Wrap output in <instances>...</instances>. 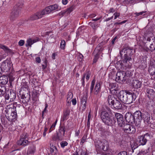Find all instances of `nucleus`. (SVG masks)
<instances>
[{
  "mask_svg": "<svg viewBox=\"0 0 155 155\" xmlns=\"http://www.w3.org/2000/svg\"><path fill=\"white\" fill-rule=\"evenodd\" d=\"M101 118L103 121L106 125L109 126H113L116 122L115 118L111 116L112 112L110 108L106 107L103 109L101 111Z\"/></svg>",
  "mask_w": 155,
  "mask_h": 155,
  "instance_id": "nucleus-1",
  "label": "nucleus"
},
{
  "mask_svg": "<svg viewBox=\"0 0 155 155\" xmlns=\"http://www.w3.org/2000/svg\"><path fill=\"white\" fill-rule=\"evenodd\" d=\"M118 96L120 101L124 103L127 104L133 103L136 98L134 93L127 90L120 91Z\"/></svg>",
  "mask_w": 155,
  "mask_h": 155,
  "instance_id": "nucleus-2",
  "label": "nucleus"
},
{
  "mask_svg": "<svg viewBox=\"0 0 155 155\" xmlns=\"http://www.w3.org/2000/svg\"><path fill=\"white\" fill-rule=\"evenodd\" d=\"M13 107L8 106L5 110L6 113V116L9 121H13L14 120L17 118L16 108L13 105Z\"/></svg>",
  "mask_w": 155,
  "mask_h": 155,
  "instance_id": "nucleus-3",
  "label": "nucleus"
},
{
  "mask_svg": "<svg viewBox=\"0 0 155 155\" xmlns=\"http://www.w3.org/2000/svg\"><path fill=\"white\" fill-rule=\"evenodd\" d=\"M23 4L18 3L15 6L13 9H12L10 14V19L11 20L13 21L17 18L20 14L21 8H22Z\"/></svg>",
  "mask_w": 155,
  "mask_h": 155,
  "instance_id": "nucleus-4",
  "label": "nucleus"
},
{
  "mask_svg": "<svg viewBox=\"0 0 155 155\" xmlns=\"http://www.w3.org/2000/svg\"><path fill=\"white\" fill-rule=\"evenodd\" d=\"M125 51V53H126V54L123 57V63L125 66L130 68L131 67V64H129L128 63H130L129 61L131 60L130 56L132 54V50L130 49L127 48Z\"/></svg>",
  "mask_w": 155,
  "mask_h": 155,
  "instance_id": "nucleus-5",
  "label": "nucleus"
},
{
  "mask_svg": "<svg viewBox=\"0 0 155 155\" xmlns=\"http://www.w3.org/2000/svg\"><path fill=\"white\" fill-rule=\"evenodd\" d=\"M95 146L97 150H103L107 151L108 148V143L105 140H104L102 141L98 140L95 142Z\"/></svg>",
  "mask_w": 155,
  "mask_h": 155,
  "instance_id": "nucleus-6",
  "label": "nucleus"
},
{
  "mask_svg": "<svg viewBox=\"0 0 155 155\" xmlns=\"http://www.w3.org/2000/svg\"><path fill=\"white\" fill-rule=\"evenodd\" d=\"M95 83V80L93 79L91 84L90 87V93L91 94L93 92L94 95H97L100 92L101 90V86L100 83L99 82L97 83L94 89V86Z\"/></svg>",
  "mask_w": 155,
  "mask_h": 155,
  "instance_id": "nucleus-7",
  "label": "nucleus"
},
{
  "mask_svg": "<svg viewBox=\"0 0 155 155\" xmlns=\"http://www.w3.org/2000/svg\"><path fill=\"white\" fill-rule=\"evenodd\" d=\"M127 74L125 72L120 71L117 72L115 80L120 83L124 82L127 79Z\"/></svg>",
  "mask_w": 155,
  "mask_h": 155,
  "instance_id": "nucleus-8",
  "label": "nucleus"
},
{
  "mask_svg": "<svg viewBox=\"0 0 155 155\" xmlns=\"http://www.w3.org/2000/svg\"><path fill=\"white\" fill-rule=\"evenodd\" d=\"M12 64L9 60H6L2 64L1 68L3 70L4 72H8L11 68Z\"/></svg>",
  "mask_w": 155,
  "mask_h": 155,
  "instance_id": "nucleus-9",
  "label": "nucleus"
},
{
  "mask_svg": "<svg viewBox=\"0 0 155 155\" xmlns=\"http://www.w3.org/2000/svg\"><path fill=\"white\" fill-rule=\"evenodd\" d=\"M122 129L125 133L128 134L134 133L136 131L135 128L133 126L127 123Z\"/></svg>",
  "mask_w": 155,
  "mask_h": 155,
  "instance_id": "nucleus-10",
  "label": "nucleus"
},
{
  "mask_svg": "<svg viewBox=\"0 0 155 155\" xmlns=\"http://www.w3.org/2000/svg\"><path fill=\"white\" fill-rule=\"evenodd\" d=\"M16 97V94L15 92L12 91H8L6 92L5 96V99L8 100L10 99V102L13 101Z\"/></svg>",
  "mask_w": 155,
  "mask_h": 155,
  "instance_id": "nucleus-11",
  "label": "nucleus"
},
{
  "mask_svg": "<svg viewBox=\"0 0 155 155\" xmlns=\"http://www.w3.org/2000/svg\"><path fill=\"white\" fill-rule=\"evenodd\" d=\"M28 136L27 134H23L21 136V138L19 140L18 142V145H22L23 146H25L29 143V142L27 139Z\"/></svg>",
  "mask_w": 155,
  "mask_h": 155,
  "instance_id": "nucleus-12",
  "label": "nucleus"
},
{
  "mask_svg": "<svg viewBox=\"0 0 155 155\" xmlns=\"http://www.w3.org/2000/svg\"><path fill=\"white\" fill-rule=\"evenodd\" d=\"M58 8V5L57 4H54L46 7L43 11L44 12L45 14V15L49 14L51 12L57 9Z\"/></svg>",
  "mask_w": 155,
  "mask_h": 155,
  "instance_id": "nucleus-13",
  "label": "nucleus"
},
{
  "mask_svg": "<svg viewBox=\"0 0 155 155\" xmlns=\"http://www.w3.org/2000/svg\"><path fill=\"white\" fill-rule=\"evenodd\" d=\"M142 119L145 124L149 125L151 124L150 115L148 112H146L143 114Z\"/></svg>",
  "mask_w": 155,
  "mask_h": 155,
  "instance_id": "nucleus-14",
  "label": "nucleus"
},
{
  "mask_svg": "<svg viewBox=\"0 0 155 155\" xmlns=\"http://www.w3.org/2000/svg\"><path fill=\"white\" fill-rule=\"evenodd\" d=\"M146 94L149 99H152L155 97V91L153 88H148L146 91Z\"/></svg>",
  "mask_w": 155,
  "mask_h": 155,
  "instance_id": "nucleus-15",
  "label": "nucleus"
},
{
  "mask_svg": "<svg viewBox=\"0 0 155 155\" xmlns=\"http://www.w3.org/2000/svg\"><path fill=\"white\" fill-rule=\"evenodd\" d=\"M44 12L43 10L39 12L36 13L35 14L32 15L30 17L31 20H34L41 18L43 15H45Z\"/></svg>",
  "mask_w": 155,
  "mask_h": 155,
  "instance_id": "nucleus-16",
  "label": "nucleus"
},
{
  "mask_svg": "<svg viewBox=\"0 0 155 155\" xmlns=\"http://www.w3.org/2000/svg\"><path fill=\"white\" fill-rule=\"evenodd\" d=\"M125 117L127 122L133 123L134 121V117L133 115L130 112H127L126 113Z\"/></svg>",
  "mask_w": 155,
  "mask_h": 155,
  "instance_id": "nucleus-17",
  "label": "nucleus"
},
{
  "mask_svg": "<svg viewBox=\"0 0 155 155\" xmlns=\"http://www.w3.org/2000/svg\"><path fill=\"white\" fill-rule=\"evenodd\" d=\"M118 99L115 98L111 95H109L108 97L107 101L109 105L114 106V104L116 102V101H118Z\"/></svg>",
  "mask_w": 155,
  "mask_h": 155,
  "instance_id": "nucleus-18",
  "label": "nucleus"
},
{
  "mask_svg": "<svg viewBox=\"0 0 155 155\" xmlns=\"http://www.w3.org/2000/svg\"><path fill=\"white\" fill-rule=\"evenodd\" d=\"M132 85L134 88L138 89L141 87L142 82L138 80H134L133 81Z\"/></svg>",
  "mask_w": 155,
  "mask_h": 155,
  "instance_id": "nucleus-19",
  "label": "nucleus"
},
{
  "mask_svg": "<svg viewBox=\"0 0 155 155\" xmlns=\"http://www.w3.org/2000/svg\"><path fill=\"white\" fill-rule=\"evenodd\" d=\"M90 74V73L88 71H87L86 73L83 74L82 78L81 80V81L82 83V85H84V79L85 77H86V80L87 81L89 79Z\"/></svg>",
  "mask_w": 155,
  "mask_h": 155,
  "instance_id": "nucleus-20",
  "label": "nucleus"
},
{
  "mask_svg": "<svg viewBox=\"0 0 155 155\" xmlns=\"http://www.w3.org/2000/svg\"><path fill=\"white\" fill-rule=\"evenodd\" d=\"M134 119L142 120L143 118V114L140 111L137 110L134 113Z\"/></svg>",
  "mask_w": 155,
  "mask_h": 155,
  "instance_id": "nucleus-21",
  "label": "nucleus"
},
{
  "mask_svg": "<svg viewBox=\"0 0 155 155\" xmlns=\"http://www.w3.org/2000/svg\"><path fill=\"white\" fill-rule=\"evenodd\" d=\"M87 97L86 96L84 95L81 99V104L83 105L82 110H84L86 109Z\"/></svg>",
  "mask_w": 155,
  "mask_h": 155,
  "instance_id": "nucleus-22",
  "label": "nucleus"
},
{
  "mask_svg": "<svg viewBox=\"0 0 155 155\" xmlns=\"http://www.w3.org/2000/svg\"><path fill=\"white\" fill-rule=\"evenodd\" d=\"M58 130V132L57 133V134L59 136L61 137L64 135L65 130V127L64 126H62L60 127Z\"/></svg>",
  "mask_w": 155,
  "mask_h": 155,
  "instance_id": "nucleus-23",
  "label": "nucleus"
},
{
  "mask_svg": "<svg viewBox=\"0 0 155 155\" xmlns=\"http://www.w3.org/2000/svg\"><path fill=\"white\" fill-rule=\"evenodd\" d=\"M50 151L51 153L53 155H57L58 150L57 147L53 145H50Z\"/></svg>",
  "mask_w": 155,
  "mask_h": 155,
  "instance_id": "nucleus-24",
  "label": "nucleus"
},
{
  "mask_svg": "<svg viewBox=\"0 0 155 155\" xmlns=\"http://www.w3.org/2000/svg\"><path fill=\"white\" fill-rule=\"evenodd\" d=\"M8 82V78L5 75L0 76V83L2 84H5Z\"/></svg>",
  "mask_w": 155,
  "mask_h": 155,
  "instance_id": "nucleus-25",
  "label": "nucleus"
},
{
  "mask_svg": "<svg viewBox=\"0 0 155 155\" xmlns=\"http://www.w3.org/2000/svg\"><path fill=\"white\" fill-rule=\"evenodd\" d=\"M138 141L141 145H143L146 144L147 140L143 136H141L139 137Z\"/></svg>",
  "mask_w": 155,
  "mask_h": 155,
  "instance_id": "nucleus-26",
  "label": "nucleus"
},
{
  "mask_svg": "<svg viewBox=\"0 0 155 155\" xmlns=\"http://www.w3.org/2000/svg\"><path fill=\"white\" fill-rule=\"evenodd\" d=\"M117 85L116 83H111L109 85V88L110 91H117Z\"/></svg>",
  "mask_w": 155,
  "mask_h": 155,
  "instance_id": "nucleus-27",
  "label": "nucleus"
},
{
  "mask_svg": "<svg viewBox=\"0 0 155 155\" xmlns=\"http://www.w3.org/2000/svg\"><path fill=\"white\" fill-rule=\"evenodd\" d=\"M70 114V110L69 109L66 110L64 113L62 120V121L67 120L68 118V116Z\"/></svg>",
  "mask_w": 155,
  "mask_h": 155,
  "instance_id": "nucleus-28",
  "label": "nucleus"
},
{
  "mask_svg": "<svg viewBox=\"0 0 155 155\" xmlns=\"http://www.w3.org/2000/svg\"><path fill=\"white\" fill-rule=\"evenodd\" d=\"M73 94L71 92H68L67 96V101L68 103L70 104L71 102V99L73 98Z\"/></svg>",
  "mask_w": 155,
  "mask_h": 155,
  "instance_id": "nucleus-29",
  "label": "nucleus"
},
{
  "mask_svg": "<svg viewBox=\"0 0 155 155\" xmlns=\"http://www.w3.org/2000/svg\"><path fill=\"white\" fill-rule=\"evenodd\" d=\"M36 41L35 40L32 39H28L26 41V43L25 44L26 46H31V45L34 43L36 42Z\"/></svg>",
  "mask_w": 155,
  "mask_h": 155,
  "instance_id": "nucleus-30",
  "label": "nucleus"
},
{
  "mask_svg": "<svg viewBox=\"0 0 155 155\" xmlns=\"http://www.w3.org/2000/svg\"><path fill=\"white\" fill-rule=\"evenodd\" d=\"M115 117L117 120V122L123 120L124 119L123 116L120 114L119 113H116L115 114Z\"/></svg>",
  "mask_w": 155,
  "mask_h": 155,
  "instance_id": "nucleus-31",
  "label": "nucleus"
},
{
  "mask_svg": "<svg viewBox=\"0 0 155 155\" xmlns=\"http://www.w3.org/2000/svg\"><path fill=\"white\" fill-rule=\"evenodd\" d=\"M120 99L119 98L118 99V101H116V103H115V104L114 105V107L117 109H121L122 107V104L120 101L119 100Z\"/></svg>",
  "mask_w": 155,
  "mask_h": 155,
  "instance_id": "nucleus-32",
  "label": "nucleus"
},
{
  "mask_svg": "<svg viewBox=\"0 0 155 155\" xmlns=\"http://www.w3.org/2000/svg\"><path fill=\"white\" fill-rule=\"evenodd\" d=\"M20 101L24 104H26L28 101V99L26 97L24 94H22Z\"/></svg>",
  "mask_w": 155,
  "mask_h": 155,
  "instance_id": "nucleus-33",
  "label": "nucleus"
},
{
  "mask_svg": "<svg viewBox=\"0 0 155 155\" xmlns=\"http://www.w3.org/2000/svg\"><path fill=\"white\" fill-rule=\"evenodd\" d=\"M35 150V148L34 146H32L29 147L27 151L28 154H32L34 153Z\"/></svg>",
  "mask_w": 155,
  "mask_h": 155,
  "instance_id": "nucleus-34",
  "label": "nucleus"
},
{
  "mask_svg": "<svg viewBox=\"0 0 155 155\" xmlns=\"http://www.w3.org/2000/svg\"><path fill=\"white\" fill-rule=\"evenodd\" d=\"M141 120L139 119H134V121L133 123H134L135 125L139 127L140 126Z\"/></svg>",
  "mask_w": 155,
  "mask_h": 155,
  "instance_id": "nucleus-35",
  "label": "nucleus"
},
{
  "mask_svg": "<svg viewBox=\"0 0 155 155\" xmlns=\"http://www.w3.org/2000/svg\"><path fill=\"white\" fill-rule=\"evenodd\" d=\"M6 90V88L5 86H0V96H2Z\"/></svg>",
  "mask_w": 155,
  "mask_h": 155,
  "instance_id": "nucleus-36",
  "label": "nucleus"
},
{
  "mask_svg": "<svg viewBox=\"0 0 155 155\" xmlns=\"http://www.w3.org/2000/svg\"><path fill=\"white\" fill-rule=\"evenodd\" d=\"M149 71L152 75L154 74H155V67L153 66H151L150 68Z\"/></svg>",
  "mask_w": 155,
  "mask_h": 155,
  "instance_id": "nucleus-37",
  "label": "nucleus"
},
{
  "mask_svg": "<svg viewBox=\"0 0 155 155\" xmlns=\"http://www.w3.org/2000/svg\"><path fill=\"white\" fill-rule=\"evenodd\" d=\"M28 88V86L26 83H24L21 84V90H23L26 91Z\"/></svg>",
  "mask_w": 155,
  "mask_h": 155,
  "instance_id": "nucleus-38",
  "label": "nucleus"
},
{
  "mask_svg": "<svg viewBox=\"0 0 155 155\" xmlns=\"http://www.w3.org/2000/svg\"><path fill=\"white\" fill-rule=\"evenodd\" d=\"M118 125L120 127L122 128L125 125V124L124 120V119L123 120H121V121L117 122Z\"/></svg>",
  "mask_w": 155,
  "mask_h": 155,
  "instance_id": "nucleus-39",
  "label": "nucleus"
},
{
  "mask_svg": "<svg viewBox=\"0 0 155 155\" xmlns=\"http://www.w3.org/2000/svg\"><path fill=\"white\" fill-rule=\"evenodd\" d=\"M65 45L66 43L65 41L64 40H61L60 43V48L64 50L65 48Z\"/></svg>",
  "mask_w": 155,
  "mask_h": 155,
  "instance_id": "nucleus-40",
  "label": "nucleus"
},
{
  "mask_svg": "<svg viewBox=\"0 0 155 155\" xmlns=\"http://www.w3.org/2000/svg\"><path fill=\"white\" fill-rule=\"evenodd\" d=\"M83 57V55L80 53L77 54V59L80 62L82 61Z\"/></svg>",
  "mask_w": 155,
  "mask_h": 155,
  "instance_id": "nucleus-41",
  "label": "nucleus"
},
{
  "mask_svg": "<svg viewBox=\"0 0 155 155\" xmlns=\"http://www.w3.org/2000/svg\"><path fill=\"white\" fill-rule=\"evenodd\" d=\"M68 143L66 141H62L60 143V145L61 147L64 148L65 146H67Z\"/></svg>",
  "mask_w": 155,
  "mask_h": 155,
  "instance_id": "nucleus-42",
  "label": "nucleus"
},
{
  "mask_svg": "<svg viewBox=\"0 0 155 155\" xmlns=\"http://www.w3.org/2000/svg\"><path fill=\"white\" fill-rule=\"evenodd\" d=\"M87 134H85L84 135V136L82 137L81 139V143H82L83 144L86 141V140L87 139Z\"/></svg>",
  "mask_w": 155,
  "mask_h": 155,
  "instance_id": "nucleus-43",
  "label": "nucleus"
},
{
  "mask_svg": "<svg viewBox=\"0 0 155 155\" xmlns=\"http://www.w3.org/2000/svg\"><path fill=\"white\" fill-rule=\"evenodd\" d=\"M0 48L5 51H8L9 50V48L8 47L1 44H0Z\"/></svg>",
  "mask_w": 155,
  "mask_h": 155,
  "instance_id": "nucleus-44",
  "label": "nucleus"
},
{
  "mask_svg": "<svg viewBox=\"0 0 155 155\" xmlns=\"http://www.w3.org/2000/svg\"><path fill=\"white\" fill-rule=\"evenodd\" d=\"M89 25L91 26L93 29H95L96 28V24L95 22H90Z\"/></svg>",
  "mask_w": 155,
  "mask_h": 155,
  "instance_id": "nucleus-45",
  "label": "nucleus"
},
{
  "mask_svg": "<svg viewBox=\"0 0 155 155\" xmlns=\"http://www.w3.org/2000/svg\"><path fill=\"white\" fill-rule=\"evenodd\" d=\"M147 152L145 150H141L139 152L137 155H146L147 154Z\"/></svg>",
  "mask_w": 155,
  "mask_h": 155,
  "instance_id": "nucleus-46",
  "label": "nucleus"
},
{
  "mask_svg": "<svg viewBox=\"0 0 155 155\" xmlns=\"http://www.w3.org/2000/svg\"><path fill=\"white\" fill-rule=\"evenodd\" d=\"M99 58V56L97 54H96L95 55L94 58L93 59V61L94 63H96Z\"/></svg>",
  "mask_w": 155,
  "mask_h": 155,
  "instance_id": "nucleus-47",
  "label": "nucleus"
},
{
  "mask_svg": "<svg viewBox=\"0 0 155 155\" xmlns=\"http://www.w3.org/2000/svg\"><path fill=\"white\" fill-rule=\"evenodd\" d=\"M80 155H88V153L87 151L82 150H81Z\"/></svg>",
  "mask_w": 155,
  "mask_h": 155,
  "instance_id": "nucleus-48",
  "label": "nucleus"
},
{
  "mask_svg": "<svg viewBox=\"0 0 155 155\" xmlns=\"http://www.w3.org/2000/svg\"><path fill=\"white\" fill-rule=\"evenodd\" d=\"M24 41L22 40H21L18 42V45L20 46H22L24 45Z\"/></svg>",
  "mask_w": 155,
  "mask_h": 155,
  "instance_id": "nucleus-49",
  "label": "nucleus"
},
{
  "mask_svg": "<svg viewBox=\"0 0 155 155\" xmlns=\"http://www.w3.org/2000/svg\"><path fill=\"white\" fill-rule=\"evenodd\" d=\"M114 19H116L117 17L119 16L120 15V13L119 12H115L114 14Z\"/></svg>",
  "mask_w": 155,
  "mask_h": 155,
  "instance_id": "nucleus-50",
  "label": "nucleus"
},
{
  "mask_svg": "<svg viewBox=\"0 0 155 155\" xmlns=\"http://www.w3.org/2000/svg\"><path fill=\"white\" fill-rule=\"evenodd\" d=\"M48 106L47 104H46L45 105V107L44 108L43 111L42 112V115L43 116L44 115V113H45L47 112V108L48 107Z\"/></svg>",
  "mask_w": 155,
  "mask_h": 155,
  "instance_id": "nucleus-51",
  "label": "nucleus"
},
{
  "mask_svg": "<svg viewBox=\"0 0 155 155\" xmlns=\"http://www.w3.org/2000/svg\"><path fill=\"white\" fill-rule=\"evenodd\" d=\"M61 137L60 136H59L57 134V136L56 137H54L53 138V140H60V138Z\"/></svg>",
  "mask_w": 155,
  "mask_h": 155,
  "instance_id": "nucleus-52",
  "label": "nucleus"
},
{
  "mask_svg": "<svg viewBox=\"0 0 155 155\" xmlns=\"http://www.w3.org/2000/svg\"><path fill=\"white\" fill-rule=\"evenodd\" d=\"M73 6H71L70 8H68L67 12L68 13H70L73 10Z\"/></svg>",
  "mask_w": 155,
  "mask_h": 155,
  "instance_id": "nucleus-53",
  "label": "nucleus"
},
{
  "mask_svg": "<svg viewBox=\"0 0 155 155\" xmlns=\"http://www.w3.org/2000/svg\"><path fill=\"white\" fill-rule=\"evenodd\" d=\"M56 124H55L54 123H53L52 125L51 126V127L50 128L49 130L50 132H51L55 128Z\"/></svg>",
  "mask_w": 155,
  "mask_h": 155,
  "instance_id": "nucleus-54",
  "label": "nucleus"
},
{
  "mask_svg": "<svg viewBox=\"0 0 155 155\" xmlns=\"http://www.w3.org/2000/svg\"><path fill=\"white\" fill-rule=\"evenodd\" d=\"M127 153L126 151H124L120 152L117 155H127Z\"/></svg>",
  "mask_w": 155,
  "mask_h": 155,
  "instance_id": "nucleus-55",
  "label": "nucleus"
},
{
  "mask_svg": "<svg viewBox=\"0 0 155 155\" xmlns=\"http://www.w3.org/2000/svg\"><path fill=\"white\" fill-rule=\"evenodd\" d=\"M146 12L145 11H142L141 12H140L137 13L136 12L135 13V14L137 16H138L140 15H143V13H145Z\"/></svg>",
  "mask_w": 155,
  "mask_h": 155,
  "instance_id": "nucleus-56",
  "label": "nucleus"
},
{
  "mask_svg": "<svg viewBox=\"0 0 155 155\" xmlns=\"http://www.w3.org/2000/svg\"><path fill=\"white\" fill-rule=\"evenodd\" d=\"M150 48L151 50H155V46L153 45V44H151L150 46Z\"/></svg>",
  "mask_w": 155,
  "mask_h": 155,
  "instance_id": "nucleus-57",
  "label": "nucleus"
},
{
  "mask_svg": "<svg viewBox=\"0 0 155 155\" xmlns=\"http://www.w3.org/2000/svg\"><path fill=\"white\" fill-rule=\"evenodd\" d=\"M35 61L37 63H39L41 62V59L39 57H38L36 58Z\"/></svg>",
  "mask_w": 155,
  "mask_h": 155,
  "instance_id": "nucleus-58",
  "label": "nucleus"
},
{
  "mask_svg": "<svg viewBox=\"0 0 155 155\" xmlns=\"http://www.w3.org/2000/svg\"><path fill=\"white\" fill-rule=\"evenodd\" d=\"M115 12L114 9L113 8H110L109 10V13H113Z\"/></svg>",
  "mask_w": 155,
  "mask_h": 155,
  "instance_id": "nucleus-59",
  "label": "nucleus"
},
{
  "mask_svg": "<svg viewBox=\"0 0 155 155\" xmlns=\"http://www.w3.org/2000/svg\"><path fill=\"white\" fill-rule=\"evenodd\" d=\"M72 104L73 105H75L76 104L77 101L75 99H73L72 100Z\"/></svg>",
  "mask_w": 155,
  "mask_h": 155,
  "instance_id": "nucleus-60",
  "label": "nucleus"
},
{
  "mask_svg": "<svg viewBox=\"0 0 155 155\" xmlns=\"http://www.w3.org/2000/svg\"><path fill=\"white\" fill-rule=\"evenodd\" d=\"M80 132L79 130L76 131L75 134V136L77 137L79 135Z\"/></svg>",
  "mask_w": 155,
  "mask_h": 155,
  "instance_id": "nucleus-61",
  "label": "nucleus"
},
{
  "mask_svg": "<svg viewBox=\"0 0 155 155\" xmlns=\"http://www.w3.org/2000/svg\"><path fill=\"white\" fill-rule=\"evenodd\" d=\"M68 2L67 0H62V3L64 5H66Z\"/></svg>",
  "mask_w": 155,
  "mask_h": 155,
  "instance_id": "nucleus-62",
  "label": "nucleus"
},
{
  "mask_svg": "<svg viewBox=\"0 0 155 155\" xmlns=\"http://www.w3.org/2000/svg\"><path fill=\"white\" fill-rule=\"evenodd\" d=\"M101 18V17H99V18H93V19H92V20L93 21H96L98 20H100Z\"/></svg>",
  "mask_w": 155,
  "mask_h": 155,
  "instance_id": "nucleus-63",
  "label": "nucleus"
},
{
  "mask_svg": "<svg viewBox=\"0 0 155 155\" xmlns=\"http://www.w3.org/2000/svg\"><path fill=\"white\" fill-rule=\"evenodd\" d=\"M116 39H117V37H115L113 39V40H112V41H111V42H112V44H114L115 41V40H116Z\"/></svg>",
  "mask_w": 155,
  "mask_h": 155,
  "instance_id": "nucleus-64",
  "label": "nucleus"
}]
</instances>
